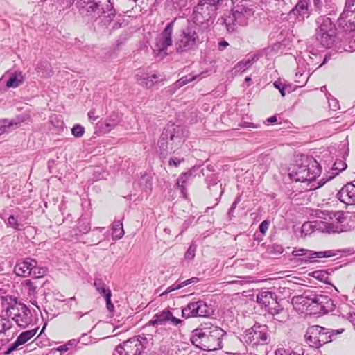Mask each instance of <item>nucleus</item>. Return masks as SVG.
Instances as JSON below:
<instances>
[{
    "mask_svg": "<svg viewBox=\"0 0 355 355\" xmlns=\"http://www.w3.org/2000/svg\"><path fill=\"white\" fill-rule=\"evenodd\" d=\"M187 130L179 125L168 124L165 127L158 140L157 145L161 153L175 152L185 141Z\"/></svg>",
    "mask_w": 355,
    "mask_h": 355,
    "instance_id": "nucleus-2",
    "label": "nucleus"
},
{
    "mask_svg": "<svg viewBox=\"0 0 355 355\" xmlns=\"http://www.w3.org/2000/svg\"><path fill=\"white\" fill-rule=\"evenodd\" d=\"M28 119V115L22 114L11 120L6 119L0 120V135L8 132L10 129L17 128L23 122L27 121Z\"/></svg>",
    "mask_w": 355,
    "mask_h": 355,
    "instance_id": "nucleus-22",
    "label": "nucleus"
},
{
    "mask_svg": "<svg viewBox=\"0 0 355 355\" xmlns=\"http://www.w3.org/2000/svg\"><path fill=\"white\" fill-rule=\"evenodd\" d=\"M24 78L21 72H16L10 76L6 82L8 87H17L23 83Z\"/></svg>",
    "mask_w": 355,
    "mask_h": 355,
    "instance_id": "nucleus-32",
    "label": "nucleus"
},
{
    "mask_svg": "<svg viewBox=\"0 0 355 355\" xmlns=\"http://www.w3.org/2000/svg\"><path fill=\"white\" fill-rule=\"evenodd\" d=\"M35 266V260L26 258L19 260L15 266L14 271L17 276H31L33 267Z\"/></svg>",
    "mask_w": 355,
    "mask_h": 355,
    "instance_id": "nucleus-20",
    "label": "nucleus"
},
{
    "mask_svg": "<svg viewBox=\"0 0 355 355\" xmlns=\"http://www.w3.org/2000/svg\"><path fill=\"white\" fill-rule=\"evenodd\" d=\"M175 19L165 27L162 33L156 38L155 48L159 53L165 51L172 44V34Z\"/></svg>",
    "mask_w": 355,
    "mask_h": 355,
    "instance_id": "nucleus-18",
    "label": "nucleus"
},
{
    "mask_svg": "<svg viewBox=\"0 0 355 355\" xmlns=\"http://www.w3.org/2000/svg\"><path fill=\"white\" fill-rule=\"evenodd\" d=\"M338 24L344 31L355 30V0H346L344 10L338 19Z\"/></svg>",
    "mask_w": 355,
    "mask_h": 355,
    "instance_id": "nucleus-12",
    "label": "nucleus"
},
{
    "mask_svg": "<svg viewBox=\"0 0 355 355\" xmlns=\"http://www.w3.org/2000/svg\"><path fill=\"white\" fill-rule=\"evenodd\" d=\"M186 84L184 83V82L183 81V80H182V78H180L178 80H177L175 83V87H177V88H180L184 85H185Z\"/></svg>",
    "mask_w": 355,
    "mask_h": 355,
    "instance_id": "nucleus-60",
    "label": "nucleus"
},
{
    "mask_svg": "<svg viewBox=\"0 0 355 355\" xmlns=\"http://www.w3.org/2000/svg\"><path fill=\"white\" fill-rule=\"evenodd\" d=\"M37 329V328H35L31 330L25 331L21 333L17 338L19 340L21 345H24L35 335Z\"/></svg>",
    "mask_w": 355,
    "mask_h": 355,
    "instance_id": "nucleus-34",
    "label": "nucleus"
},
{
    "mask_svg": "<svg viewBox=\"0 0 355 355\" xmlns=\"http://www.w3.org/2000/svg\"><path fill=\"white\" fill-rule=\"evenodd\" d=\"M143 346L139 338L133 337L123 342V350L128 355H139L142 352Z\"/></svg>",
    "mask_w": 355,
    "mask_h": 355,
    "instance_id": "nucleus-24",
    "label": "nucleus"
},
{
    "mask_svg": "<svg viewBox=\"0 0 355 355\" xmlns=\"http://www.w3.org/2000/svg\"><path fill=\"white\" fill-rule=\"evenodd\" d=\"M135 77L138 83L146 88H150L155 84L164 80V78L160 74H157L155 73L149 74L139 72L136 74Z\"/></svg>",
    "mask_w": 355,
    "mask_h": 355,
    "instance_id": "nucleus-21",
    "label": "nucleus"
},
{
    "mask_svg": "<svg viewBox=\"0 0 355 355\" xmlns=\"http://www.w3.org/2000/svg\"><path fill=\"white\" fill-rule=\"evenodd\" d=\"M87 115L89 121L92 123H94L98 118V116L96 115V112L94 110H90Z\"/></svg>",
    "mask_w": 355,
    "mask_h": 355,
    "instance_id": "nucleus-57",
    "label": "nucleus"
},
{
    "mask_svg": "<svg viewBox=\"0 0 355 355\" xmlns=\"http://www.w3.org/2000/svg\"><path fill=\"white\" fill-rule=\"evenodd\" d=\"M112 293H108L105 297L106 302V307L109 311H112L114 310V305L111 302Z\"/></svg>",
    "mask_w": 355,
    "mask_h": 355,
    "instance_id": "nucleus-50",
    "label": "nucleus"
},
{
    "mask_svg": "<svg viewBox=\"0 0 355 355\" xmlns=\"http://www.w3.org/2000/svg\"><path fill=\"white\" fill-rule=\"evenodd\" d=\"M20 345H22L19 340L17 338L16 340L10 345V347L7 349L6 351L4 352L5 355L10 354L12 352L17 349Z\"/></svg>",
    "mask_w": 355,
    "mask_h": 355,
    "instance_id": "nucleus-46",
    "label": "nucleus"
},
{
    "mask_svg": "<svg viewBox=\"0 0 355 355\" xmlns=\"http://www.w3.org/2000/svg\"><path fill=\"white\" fill-rule=\"evenodd\" d=\"M76 299L73 296V297H71L69 298L68 300H62V301L66 302L67 304H69V309H72V304H71V302L72 301H76Z\"/></svg>",
    "mask_w": 355,
    "mask_h": 355,
    "instance_id": "nucleus-61",
    "label": "nucleus"
},
{
    "mask_svg": "<svg viewBox=\"0 0 355 355\" xmlns=\"http://www.w3.org/2000/svg\"><path fill=\"white\" fill-rule=\"evenodd\" d=\"M20 345H22L19 340L17 338L16 340L10 345V347L7 349L6 351L4 352L5 355L10 354L12 352L17 349Z\"/></svg>",
    "mask_w": 355,
    "mask_h": 355,
    "instance_id": "nucleus-45",
    "label": "nucleus"
},
{
    "mask_svg": "<svg viewBox=\"0 0 355 355\" xmlns=\"http://www.w3.org/2000/svg\"><path fill=\"white\" fill-rule=\"evenodd\" d=\"M320 173L321 170L318 162L315 159L306 157L300 165L294 166L289 175L295 182L311 183L315 180Z\"/></svg>",
    "mask_w": 355,
    "mask_h": 355,
    "instance_id": "nucleus-5",
    "label": "nucleus"
},
{
    "mask_svg": "<svg viewBox=\"0 0 355 355\" xmlns=\"http://www.w3.org/2000/svg\"><path fill=\"white\" fill-rule=\"evenodd\" d=\"M309 0H299L291 11V13L296 16L300 21L304 20L309 16Z\"/></svg>",
    "mask_w": 355,
    "mask_h": 355,
    "instance_id": "nucleus-26",
    "label": "nucleus"
},
{
    "mask_svg": "<svg viewBox=\"0 0 355 355\" xmlns=\"http://www.w3.org/2000/svg\"><path fill=\"white\" fill-rule=\"evenodd\" d=\"M125 351L123 350V343L122 345H119L116 347L115 352L114 355H128L125 354Z\"/></svg>",
    "mask_w": 355,
    "mask_h": 355,
    "instance_id": "nucleus-54",
    "label": "nucleus"
},
{
    "mask_svg": "<svg viewBox=\"0 0 355 355\" xmlns=\"http://www.w3.org/2000/svg\"><path fill=\"white\" fill-rule=\"evenodd\" d=\"M311 276L321 282L328 283L329 274L326 270H316L312 272Z\"/></svg>",
    "mask_w": 355,
    "mask_h": 355,
    "instance_id": "nucleus-35",
    "label": "nucleus"
},
{
    "mask_svg": "<svg viewBox=\"0 0 355 355\" xmlns=\"http://www.w3.org/2000/svg\"><path fill=\"white\" fill-rule=\"evenodd\" d=\"M222 3L220 1L216 2V0H199L191 14L193 23L208 28L214 24Z\"/></svg>",
    "mask_w": 355,
    "mask_h": 355,
    "instance_id": "nucleus-3",
    "label": "nucleus"
},
{
    "mask_svg": "<svg viewBox=\"0 0 355 355\" xmlns=\"http://www.w3.org/2000/svg\"><path fill=\"white\" fill-rule=\"evenodd\" d=\"M78 8L83 16L90 17L93 14L105 12V8L112 7L110 0H79Z\"/></svg>",
    "mask_w": 355,
    "mask_h": 355,
    "instance_id": "nucleus-11",
    "label": "nucleus"
},
{
    "mask_svg": "<svg viewBox=\"0 0 355 355\" xmlns=\"http://www.w3.org/2000/svg\"><path fill=\"white\" fill-rule=\"evenodd\" d=\"M196 248H197V245L194 243H192L189 245L187 252H185V254H184L185 259H187V260L193 259L195 257Z\"/></svg>",
    "mask_w": 355,
    "mask_h": 355,
    "instance_id": "nucleus-38",
    "label": "nucleus"
},
{
    "mask_svg": "<svg viewBox=\"0 0 355 355\" xmlns=\"http://www.w3.org/2000/svg\"><path fill=\"white\" fill-rule=\"evenodd\" d=\"M6 225L8 227H12L16 230H20V225L18 223L17 218L14 215H10L7 221Z\"/></svg>",
    "mask_w": 355,
    "mask_h": 355,
    "instance_id": "nucleus-37",
    "label": "nucleus"
},
{
    "mask_svg": "<svg viewBox=\"0 0 355 355\" xmlns=\"http://www.w3.org/2000/svg\"><path fill=\"white\" fill-rule=\"evenodd\" d=\"M9 315L21 327L26 328L32 322V314L29 309L24 304H19L17 306H12L9 310Z\"/></svg>",
    "mask_w": 355,
    "mask_h": 355,
    "instance_id": "nucleus-14",
    "label": "nucleus"
},
{
    "mask_svg": "<svg viewBox=\"0 0 355 355\" xmlns=\"http://www.w3.org/2000/svg\"><path fill=\"white\" fill-rule=\"evenodd\" d=\"M24 286L27 288L28 293L29 295H35L36 293L37 287L34 285L33 282L30 279H27L24 282Z\"/></svg>",
    "mask_w": 355,
    "mask_h": 355,
    "instance_id": "nucleus-42",
    "label": "nucleus"
},
{
    "mask_svg": "<svg viewBox=\"0 0 355 355\" xmlns=\"http://www.w3.org/2000/svg\"><path fill=\"white\" fill-rule=\"evenodd\" d=\"M277 121V116H272L268 119H267L266 122L268 123H273Z\"/></svg>",
    "mask_w": 355,
    "mask_h": 355,
    "instance_id": "nucleus-63",
    "label": "nucleus"
},
{
    "mask_svg": "<svg viewBox=\"0 0 355 355\" xmlns=\"http://www.w3.org/2000/svg\"><path fill=\"white\" fill-rule=\"evenodd\" d=\"M198 76V75H196V76L188 75V76H183L181 78H182V80H183V81L184 82L185 84H187V83L196 80Z\"/></svg>",
    "mask_w": 355,
    "mask_h": 355,
    "instance_id": "nucleus-56",
    "label": "nucleus"
},
{
    "mask_svg": "<svg viewBox=\"0 0 355 355\" xmlns=\"http://www.w3.org/2000/svg\"><path fill=\"white\" fill-rule=\"evenodd\" d=\"M258 60L257 55H249L240 62H239L232 70V73L234 75L244 72L246 69L250 67L253 63Z\"/></svg>",
    "mask_w": 355,
    "mask_h": 355,
    "instance_id": "nucleus-27",
    "label": "nucleus"
},
{
    "mask_svg": "<svg viewBox=\"0 0 355 355\" xmlns=\"http://www.w3.org/2000/svg\"><path fill=\"white\" fill-rule=\"evenodd\" d=\"M347 168V164L343 159H336L332 167L331 171L329 173V175L325 181L318 182V185L315 187V185H311L310 187V189H315L318 187L322 186L326 182L333 179L336 175H338L340 172L344 171Z\"/></svg>",
    "mask_w": 355,
    "mask_h": 355,
    "instance_id": "nucleus-25",
    "label": "nucleus"
},
{
    "mask_svg": "<svg viewBox=\"0 0 355 355\" xmlns=\"http://www.w3.org/2000/svg\"><path fill=\"white\" fill-rule=\"evenodd\" d=\"M254 11L252 8L243 6H237L225 19V24L229 32L237 31L239 27L245 26L252 18Z\"/></svg>",
    "mask_w": 355,
    "mask_h": 355,
    "instance_id": "nucleus-7",
    "label": "nucleus"
},
{
    "mask_svg": "<svg viewBox=\"0 0 355 355\" xmlns=\"http://www.w3.org/2000/svg\"><path fill=\"white\" fill-rule=\"evenodd\" d=\"M269 227V223L267 220H263L261 222V223L259 225V230L260 232L264 234L266 231L268 230Z\"/></svg>",
    "mask_w": 355,
    "mask_h": 355,
    "instance_id": "nucleus-53",
    "label": "nucleus"
},
{
    "mask_svg": "<svg viewBox=\"0 0 355 355\" xmlns=\"http://www.w3.org/2000/svg\"><path fill=\"white\" fill-rule=\"evenodd\" d=\"M202 42L200 28L193 23L189 22L175 40V49L180 53L188 52L194 49Z\"/></svg>",
    "mask_w": 355,
    "mask_h": 355,
    "instance_id": "nucleus-4",
    "label": "nucleus"
},
{
    "mask_svg": "<svg viewBox=\"0 0 355 355\" xmlns=\"http://www.w3.org/2000/svg\"><path fill=\"white\" fill-rule=\"evenodd\" d=\"M176 9H181L187 5L188 0H171Z\"/></svg>",
    "mask_w": 355,
    "mask_h": 355,
    "instance_id": "nucleus-47",
    "label": "nucleus"
},
{
    "mask_svg": "<svg viewBox=\"0 0 355 355\" xmlns=\"http://www.w3.org/2000/svg\"><path fill=\"white\" fill-rule=\"evenodd\" d=\"M211 313V308L202 300L189 302L182 309V316L187 318L196 316L208 317Z\"/></svg>",
    "mask_w": 355,
    "mask_h": 355,
    "instance_id": "nucleus-13",
    "label": "nucleus"
},
{
    "mask_svg": "<svg viewBox=\"0 0 355 355\" xmlns=\"http://www.w3.org/2000/svg\"><path fill=\"white\" fill-rule=\"evenodd\" d=\"M275 355H300L293 351L287 350L284 348L277 349L275 352Z\"/></svg>",
    "mask_w": 355,
    "mask_h": 355,
    "instance_id": "nucleus-49",
    "label": "nucleus"
},
{
    "mask_svg": "<svg viewBox=\"0 0 355 355\" xmlns=\"http://www.w3.org/2000/svg\"><path fill=\"white\" fill-rule=\"evenodd\" d=\"M196 168L193 167L191 168L189 171L182 173L178 179L177 180V186L178 187H183L186 186L187 182L191 179L193 175V171H195Z\"/></svg>",
    "mask_w": 355,
    "mask_h": 355,
    "instance_id": "nucleus-33",
    "label": "nucleus"
},
{
    "mask_svg": "<svg viewBox=\"0 0 355 355\" xmlns=\"http://www.w3.org/2000/svg\"><path fill=\"white\" fill-rule=\"evenodd\" d=\"M243 339V342L251 347L266 345L269 340L268 327L254 324L245 331Z\"/></svg>",
    "mask_w": 355,
    "mask_h": 355,
    "instance_id": "nucleus-10",
    "label": "nucleus"
},
{
    "mask_svg": "<svg viewBox=\"0 0 355 355\" xmlns=\"http://www.w3.org/2000/svg\"><path fill=\"white\" fill-rule=\"evenodd\" d=\"M266 309L269 313L273 315L275 317V318L279 322H284L288 318L287 312L281 307L277 301V295L273 297L272 304H268V306H266Z\"/></svg>",
    "mask_w": 355,
    "mask_h": 355,
    "instance_id": "nucleus-23",
    "label": "nucleus"
},
{
    "mask_svg": "<svg viewBox=\"0 0 355 355\" xmlns=\"http://www.w3.org/2000/svg\"><path fill=\"white\" fill-rule=\"evenodd\" d=\"M276 295L270 291H261L257 295V302L265 308L268 304H272L273 297Z\"/></svg>",
    "mask_w": 355,
    "mask_h": 355,
    "instance_id": "nucleus-28",
    "label": "nucleus"
},
{
    "mask_svg": "<svg viewBox=\"0 0 355 355\" xmlns=\"http://www.w3.org/2000/svg\"><path fill=\"white\" fill-rule=\"evenodd\" d=\"M181 322L182 320L177 318L171 310L164 309L155 314L153 318L148 322V324L152 326L166 325L167 324L177 326Z\"/></svg>",
    "mask_w": 355,
    "mask_h": 355,
    "instance_id": "nucleus-17",
    "label": "nucleus"
},
{
    "mask_svg": "<svg viewBox=\"0 0 355 355\" xmlns=\"http://www.w3.org/2000/svg\"><path fill=\"white\" fill-rule=\"evenodd\" d=\"M316 23V38L320 42L322 46L330 48L335 40L336 28L329 17L324 16L319 17Z\"/></svg>",
    "mask_w": 355,
    "mask_h": 355,
    "instance_id": "nucleus-8",
    "label": "nucleus"
},
{
    "mask_svg": "<svg viewBox=\"0 0 355 355\" xmlns=\"http://www.w3.org/2000/svg\"><path fill=\"white\" fill-rule=\"evenodd\" d=\"M229 45L228 42L223 40L218 43V49L220 51H223Z\"/></svg>",
    "mask_w": 355,
    "mask_h": 355,
    "instance_id": "nucleus-59",
    "label": "nucleus"
},
{
    "mask_svg": "<svg viewBox=\"0 0 355 355\" xmlns=\"http://www.w3.org/2000/svg\"><path fill=\"white\" fill-rule=\"evenodd\" d=\"M71 132L74 137H81L85 132V128L82 125L77 124L73 127Z\"/></svg>",
    "mask_w": 355,
    "mask_h": 355,
    "instance_id": "nucleus-41",
    "label": "nucleus"
},
{
    "mask_svg": "<svg viewBox=\"0 0 355 355\" xmlns=\"http://www.w3.org/2000/svg\"><path fill=\"white\" fill-rule=\"evenodd\" d=\"M37 263L35 261V266L33 267V270L31 272V276L33 278L37 279L42 277L44 276L47 272V270L46 268H40L37 267Z\"/></svg>",
    "mask_w": 355,
    "mask_h": 355,
    "instance_id": "nucleus-36",
    "label": "nucleus"
},
{
    "mask_svg": "<svg viewBox=\"0 0 355 355\" xmlns=\"http://www.w3.org/2000/svg\"><path fill=\"white\" fill-rule=\"evenodd\" d=\"M226 332L220 327L205 322L192 331L191 342L204 351H215L223 347V340Z\"/></svg>",
    "mask_w": 355,
    "mask_h": 355,
    "instance_id": "nucleus-1",
    "label": "nucleus"
},
{
    "mask_svg": "<svg viewBox=\"0 0 355 355\" xmlns=\"http://www.w3.org/2000/svg\"><path fill=\"white\" fill-rule=\"evenodd\" d=\"M184 161V158L171 157L168 161L170 166L178 167L182 162Z\"/></svg>",
    "mask_w": 355,
    "mask_h": 355,
    "instance_id": "nucleus-48",
    "label": "nucleus"
},
{
    "mask_svg": "<svg viewBox=\"0 0 355 355\" xmlns=\"http://www.w3.org/2000/svg\"><path fill=\"white\" fill-rule=\"evenodd\" d=\"M273 85L275 88L279 89V91L281 93V95L282 96H285L286 95V89H287V86H285L282 82L280 81H275L273 83Z\"/></svg>",
    "mask_w": 355,
    "mask_h": 355,
    "instance_id": "nucleus-44",
    "label": "nucleus"
},
{
    "mask_svg": "<svg viewBox=\"0 0 355 355\" xmlns=\"http://www.w3.org/2000/svg\"><path fill=\"white\" fill-rule=\"evenodd\" d=\"M55 2L62 5L63 8L70 7L74 2L75 0H55Z\"/></svg>",
    "mask_w": 355,
    "mask_h": 355,
    "instance_id": "nucleus-52",
    "label": "nucleus"
},
{
    "mask_svg": "<svg viewBox=\"0 0 355 355\" xmlns=\"http://www.w3.org/2000/svg\"><path fill=\"white\" fill-rule=\"evenodd\" d=\"M69 345V343H68V344H67L65 345H63V346H60L58 348V350L60 351V352H67L69 349V347H68Z\"/></svg>",
    "mask_w": 355,
    "mask_h": 355,
    "instance_id": "nucleus-64",
    "label": "nucleus"
},
{
    "mask_svg": "<svg viewBox=\"0 0 355 355\" xmlns=\"http://www.w3.org/2000/svg\"><path fill=\"white\" fill-rule=\"evenodd\" d=\"M341 330H332L318 325L308 328L305 334L306 342L311 347L319 348L323 345L331 342L333 336L342 333Z\"/></svg>",
    "mask_w": 355,
    "mask_h": 355,
    "instance_id": "nucleus-6",
    "label": "nucleus"
},
{
    "mask_svg": "<svg viewBox=\"0 0 355 355\" xmlns=\"http://www.w3.org/2000/svg\"><path fill=\"white\" fill-rule=\"evenodd\" d=\"M78 228L80 231V232L83 234L87 233L90 230L89 224L87 222L80 220L78 223Z\"/></svg>",
    "mask_w": 355,
    "mask_h": 355,
    "instance_id": "nucleus-43",
    "label": "nucleus"
},
{
    "mask_svg": "<svg viewBox=\"0 0 355 355\" xmlns=\"http://www.w3.org/2000/svg\"><path fill=\"white\" fill-rule=\"evenodd\" d=\"M239 201H240V198L239 197L236 198L231 206V208H230L231 211H233L236 207L237 204L239 203Z\"/></svg>",
    "mask_w": 355,
    "mask_h": 355,
    "instance_id": "nucleus-62",
    "label": "nucleus"
},
{
    "mask_svg": "<svg viewBox=\"0 0 355 355\" xmlns=\"http://www.w3.org/2000/svg\"><path fill=\"white\" fill-rule=\"evenodd\" d=\"M94 286L98 293L103 297H105L108 293H112L111 290L102 278L96 277L94 279Z\"/></svg>",
    "mask_w": 355,
    "mask_h": 355,
    "instance_id": "nucleus-29",
    "label": "nucleus"
},
{
    "mask_svg": "<svg viewBox=\"0 0 355 355\" xmlns=\"http://www.w3.org/2000/svg\"><path fill=\"white\" fill-rule=\"evenodd\" d=\"M336 196L346 205H355V185L347 183L341 188Z\"/></svg>",
    "mask_w": 355,
    "mask_h": 355,
    "instance_id": "nucleus-19",
    "label": "nucleus"
},
{
    "mask_svg": "<svg viewBox=\"0 0 355 355\" xmlns=\"http://www.w3.org/2000/svg\"><path fill=\"white\" fill-rule=\"evenodd\" d=\"M268 251L270 254L279 255L284 252V248L278 244L272 245L268 248Z\"/></svg>",
    "mask_w": 355,
    "mask_h": 355,
    "instance_id": "nucleus-40",
    "label": "nucleus"
},
{
    "mask_svg": "<svg viewBox=\"0 0 355 355\" xmlns=\"http://www.w3.org/2000/svg\"><path fill=\"white\" fill-rule=\"evenodd\" d=\"M318 217L324 220H330V223H325L324 229L327 233H340L345 230L343 225L345 222L347 215L343 211H323L317 213Z\"/></svg>",
    "mask_w": 355,
    "mask_h": 355,
    "instance_id": "nucleus-9",
    "label": "nucleus"
},
{
    "mask_svg": "<svg viewBox=\"0 0 355 355\" xmlns=\"http://www.w3.org/2000/svg\"><path fill=\"white\" fill-rule=\"evenodd\" d=\"M345 51L353 52L355 51V40H350L344 47Z\"/></svg>",
    "mask_w": 355,
    "mask_h": 355,
    "instance_id": "nucleus-51",
    "label": "nucleus"
},
{
    "mask_svg": "<svg viewBox=\"0 0 355 355\" xmlns=\"http://www.w3.org/2000/svg\"><path fill=\"white\" fill-rule=\"evenodd\" d=\"M12 325L9 320L0 318V334H4L6 331L10 329Z\"/></svg>",
    "mask_w": 355,
    "mask_h": 355,
    "instance_id": "nucleus-39",
    "label": "nucleus"
},
{
    "mask_svg": "<svg viewBox=\"0 0 355 355\" xmlns=\"http://www.w3.org/2000/svg\"><path fill=\"white\" fill-rule=\"evenodd\" d=\"M243 128H257L258 125L254 124L253 123L250 122H244L241 125Z\"/></svg>",
    "mask_w": 355,
    "mask_h": 355,
    "instance_id": "nucleus-58",
    "label": "nucleus"
},
{
    "mask_svg": "<svg viewBox=\"0 0 355 355\" xmlns=\"http://www.w3.org/2000/svg\"><path fill=\"white\" fill-rule=\"evenodd\" d=\"M311 302L309 306H313L320 313H327L334 309V304L331 298L324 295H312L308 297Z\"/></svg>",
    "mask_w": 355,
    "mask_h": 355,
    "instance_id": "nucleus-16",
    "label": "nucleus"
},
{
    "mask_svg": "<svg viewBox=\"0 0 355 355\" xmlns=\"http://www.w3.org/2000/svg\"><path fill=\"white\" fill-rule=\"evenodd\" d=\"M329 103L331 110L335 111L339 109L338 102L336 99L332 98L331 101H329Z\"/></svg>",
    "mask_w": 355,
    "mask_h": 355,
    "instance_id": "nucleus-55",
    "label": "nucleus"
},
{
    "mask_svg": "<svg viewBox=\"0 0 355 355\" xmlns=\"http://www.w3.org/2000/svg\"><path fill=\"white\" fill-rule=\"evenodd\" d=\"M199 281V279L197 278V277H192L189 279H187L186 281H184L181 283H175L174 284L168 286L166 290L164 291V293L163 294H167V293H171V291H173L175 290H177V289H180L189 284H191V283H197Z\"/></svg>",
    "mask_w": 355,
    "mask_h": 355,
    "instance_id": "nucleus-31",
    "label": "nucleus"
},
{
    "mask_svg": "<svg viewBox=\"0 0 355 355\" xmlns=\"http://www.w3.org/2000/svg\"><path fill=\"white\" fill-rule=\"evenodd\" d=\"M336 254L334 250H327L315 252L304 248H294L292 255L294 257H304L303 259H299L301 263H308L315 262L316 258H329L335 256Z\"/></svg>",
    "mask_w": 355,
    "mask_h": 355,
    "instance_id": "nucleus-15",
    "label": "nucleus"
},
{
    "mask_svg": "<svg viewBox=\"0 0 355 355\" xmlns=\"http://www.w3.org/2000/svg\"><path fill=\"white\" fill-rule=\"evenodd\" d=\"M112 236L114 240H118L124 235V230L121 220H114L112 224Z\"/></svg>",
    "mask_w": 355,
    "mask_h": 355,
    "instance_id": "nucleus-30",
    "label": "nucleus"
}]
</instances>
